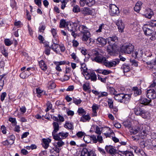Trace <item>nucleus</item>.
<instances>
[{
	"mask_svg": "<svg viewBox=\"0 0 156 156\" xmlns=\"http://www.w3.org/2000/svg\"><path fill=\"white\" fill-rule=\"evenodd\" d=\"M116 24L118 26L119 31L122 32L124 28V25L122 22L121 20H118L116 23Z\"/></svg>",
	"mask_w": 156,
	"mask_h": 156,
	"instance_id": "20",
	"label": "nucleus"
},
{
	"mask_svg": "<svg viewBox=\"0 0 156 156\" xmlns=\"http://www.w3.org/2000/svg\"><path fill=\"white\" fill-rule=\"evenodd\" d=\"M83 139L85 143H89L90 142V136L87 135L84 136Z\"/></svg>",
	"mask_w": 156,
	"mask_h": 156,
	"instance_id": "41",
	"label": "nucleus"
},
{
	"mask_svg": "<svg viewBox=\"0 0 156 156\" xmlns=\"http://www.w3.org/2000/svg\"><path fill=\"white\" fill-rule=\"evenodd\" d=\"M105 25L104 24H101L99 27V29L97 30L96 32L97 33H100L102 32V30L104 29Z\"/></svg>",
	"mask_w": 156,
	"mask_h": 156,
	"instance_id": "51",
	"label": "nucleus"
},
{
	"mask_svg": "<svg viewBox=\"0 0 156 156\" xmlns=\"http://www.w3.org/2000/svg\"><path fill=\"white\" fill-rule=\"evenodd\" d=\"M66 23L65 20L61 19L60 21L59 27L61 28L65 27Z\"/></svg>",
	"mask_w": 156,
	"mask_h": 156,
	"instance_id": "44",
	"label": "nucleus"
},
{
	"mask_svg": "<svg viewBox=\"0 0 156 156\" xmlns=\"http://www.w3.org/2000/svg\"><path fill=\"white\" fill-rule=\"evenodd\" d=\"M139 136H146L147 134L148 133L147 130L144 129H140Z\"/></svg>",
	"mask_w": 156,
	"mask_h": 156,
	"instance_id": "42",
	"label": "nucleus"
},
{
	"mask_svg": "<svg viewBox=\"0 0 156 156\" xmlns=\"http://www.w3.org/2000/svg\"><path fill=\"white\" fill-rule=\"evenodd\" d=\"M29 76V73H28V72L27 71H24L21 73L20 76L21 78L22 79H24L26 77H28Z\"/></svg>",
	"mask_w": 156,
	"mask_h": 156,
	"instance_id": "38",
	"label": "nucleus"
},
{
	"mask_svg": "<svg viewBox=\"0 0 156 156\" xmlns=\"http://www.w3.org/2000/svg\"><path fill=\"white\" fill-rule=\"evenodd\" d=\"M84 76L85 79L87 80L90 79L92 81H95L97 80V76L94 72L90 73L89 72Z\"/></svg>",
	"mask_w": 156,
	"mask_h": 156,
	"instance_id": "16",
	"label": "nucleus"
},
{
	"mask_svg": "<svg viewBox=\"0 0 156 156\" xmlns=\"http://www.w3.org/2000/svg\"><path fill=\"white\" fill-rule=\"evenodd\" d=\"M90 88L88 84H84L83 85V89L85 91H87L89 90Z\"/></svg>",
	"mask_w": 156,
	"mask_h": 156,
	"instance_id": "56",
	"label": "nucleus"
},
{
	"mask_svg": "<svg viewBox=\"0 0 156 156\" xmlns=\"http://www.w3.org/2000/svg\"><path fill=\"white\" fill-rule=\"evenodd\" d=\"M134 111L136 115H140L144 119H147L150 116V114L149 112L145 111L139 107H136L134 109Z\"/></svg>",
	"mask_w": 156,
	"mask_h": 156,
	"instance_id": "4",
	"label": "nucleus"
},
{
	"mask_svg": "<svg viewBox=\"0 0 156 156\" xmlns=\"http://www.w3.org/2000/svg\"><path fill=\"white\" fill-rule=\"evenodd\" d=\"M151 101V100L149 99H147L145 98H142L140 100V102L142 104L147 105H148Z\"/></svg>",
	"mask_w": 156,
	"mask_h": 156,
	"instance_id": "30",
	"label": "nucleus"
},
{
	"mask_svg": "<svg viewBox=\"0 0 156 156\" xmlns=\"http://www.w3.org/2000/svg\"><path fill=\"white\" fill-rule=\"evenodd\" d=\"M40 67L43 71H46L48 68L46 64L43 60H41L39 62Z\"/></svg>",
	"mask_w": 156,
	"mask_h": 156,
	"instance_id": "28",
	"label": "nucleus"
},
{
	"mask_svg": "<svg viewBox=\"0 0 156 156\" xmlns=\"http://www.w3.org/2000/svg\"><path fill=\"white\" fill-rule=\"evenodd\" d=\"M124 94H118L117 92L116 94L115 95L114 98L115 100L121 102V101H122L123 97H124Z\"/></svg>",
	"mask_w": 156,
	"mask_h": 156,
	"instance_id": "26",
	"label": "nucleus"
},
{
	"mask_svg": "<svg viewBox=\"0 0 156 156\" xmlns=\"http://www.w3.org/2000/svg\"><path fill=\"white\" fill-rule=\"evenodd\" d=\"M64 127L66 129H73V124L71 122H66L64 125Z\"/></svg>",
	"mask_w": 156,
	"mask_h": 156,
	"instance_id": "36",
	"label": "nucleus"
},
{
	"mask_svg": "<svg viewBox=\"0 0 156 156\" xmlns=\"http://www.w3.org/2000/svg\"><path fill=\"white\" fill-rule=\"evenodd\" d=\"M36 92L37 94V97H41V94L42 93L43 91L40 90L39 88H37L36 89Z\"/></svg>",
	"mask_w": 156,
	"mask_h": 156,
	"instance_id": "58",
	"label": "nucleus"
},
{
	"mask_svg": "<svg viewBox=\"0 0 156 156\" xmlns=\"http://www.w3.org/2000/svg\"><path fill=\"white\" fill-rule=\"evenodd\" d=\"M132 90L134 91L133 95L135 96L140 95L141 94V90L136 87H133Z\"/></svg>",
	"mask_w": 156,
	"mask_h": 156,
	"instance_id": "29",
	"label": "nucleus"
},
{
	"mask_svg": "<svg viewBox=\"0 0 156 156\" xmlns=\"http://www.w3.org/2000/svg\"><path fill=\"white\" fill-rule=\"evenodd\" d=\"M91 140H93V142L96 143L97 142V138L94 135H92L90 136Z\"/></svg>",
	"mask_w": 156,
	"mask_h": 156,
	"instance_id": "62",
	"label": "nucleus"
},
{
	"mask_svg": "<svg viewBox=\"0 0 156 156\" xmlns=\"http://www.w3.org/2000/svg\"><path fill=\"white\" fill-rule=\"evenodd\" d=\"M6 95L7 94L5 92H4L2 93L0 96V99L2 101H3L4 100Z\"/></svg>",
	"mask_w": 156,
	"mask_h": 156,
	"instance_id": "55",
	"label": "nucleus"
},
{
	"mask_svg": "<svg viewBox=\"0 0 156 156\" xmlns=\"http://www.w3.org/2000/svg\"><path fill=\"white\" fill-rule=\"evenodd\" d=\"M54 63L55 65H62L65 64L66 62L64 61L60 62H54Z\"/></svg>",
	"mask_w": 156,
	"mask_h": 156,
	"instance_id": "50",
	"label": "nucleus"
},
{
	"mask_svg": "<svg viewBox=\"0 0 156 156\" xmlns=\"http://www.w3.org/2000/svg\"><path fill=\"white\" fill-rule=\"evenodd\" d=\"M42 145L43 147L45 149H47L49 146V144L51 142V140L49 138L43 139Z\"/></svg>",
	"mask_w": 156,
	"mask_h": 156,
	"instance_id": "23",
	"label": "nucleus"
},
{
	"mask_svg": "<svg viewBox=\"0 0 156 156\" xmlns=\"http://www.w3.org/2000/svg\"><path fill=\"white\" fill-rule=\"evenodd\" d=\"M45 27L43 25H41L39 27V32H43L45 30Z\"/></svg>",
	"mask_w": 156,
	"mask_h": 156,
	"instance_id": "57",
	"label": "nucleus"
},
{
	"mask_svg": "<svg viewBox=\"0 0 156 156\" xmlns=\"http://www.w3.org/2000/svg\"><path fill=\"white\" fill-rule=\"evenodd\" d=\"M92 109L93 112V116H96L97 115L96 110L98 109V105H93L92 106Z\"/></svg>",
	"mask_w": 156,
	"mask_h": 156,
	"instance_id": "37",
	"label": "nucleus"
},
{
	"mask_svg": "<svg viewBox=\"0 0 156 156\" xmlns=\"http://www.w3.org/2000/svg\"><path fill=\"white\" fill-rule=\"evenodd\" d=\"M68 2V0H62V5L61 6V9H64L66 7V5L67 4V2Z\"/></svg>",
	"mask_w": 156,
	"mask_h": 156,
	"instance_id": "52",
	"label": "nucleus"
},
{
	"mask_svg": "<svg viewBox=\"0 0 156 156\" xmlns=\"http://www.w3.org/2000/svg\"><path fill=\"white\" fill-rule=\"evenodd\" d=\"M111 71L106 69H103L102 72V74L106 75L108 74L111 73Z\"/></svg>",
	"mask_w": 156,
	"mask_h": 156,
	"instance_id": "59",
	"label": "nucleus"
},
{
	"mask_svg": "<svg viewBox=\"0 0 156 156\" xmlns=\"http://www.w3.org/2000/svg\"><path fill=\"white\" fill-rule=\"evenodd\" d=\"M140 13L144 15L145 18L149 19H151L154 14L152 10L148 8L141 9Z\"/></svg>",
	"mask_w": 156,
	"mask_h": 156,
	"instance_id": "7",
	"label": "nucleus"
},
{
	"mask_svg": "<svg viewBox=\"0 0 156 156\" xmlns=\"http://www.w3.org/2000/svg\"><path fill=\"white\" fill-rule=\"evenodd\" d=\"M134 152L138 155H140L141 156H144L147 154L144 152L143 151L140 150L137 147H134Z\"/></svg>",
	"mask_w": 156,
	"mask_h": 156,
	"instance_id": "25",
	"label": "nucleus"
},
{
	"mask_svg": "<svg viewBox=\"0 0 156 156\" xmlns=\"http://www.w3.org/2000/svg\"><path fill=\"white\" fill-rule=\"evenodd\" d=\"M92 55L94 58H91V59L93 61L105 66L107 62V59L106 57L104 56L99 52L95 50L93 51Z\"/></svg>",
	"mask_w": 156,
	"mask_h": 156,
	"instance_id": "2",
	"label": "nucleus"
},
{
	"mask_svg": "<svg viewBox=\"0 0 156 156\" xmlns=\"http://www.w3.org/2000/svg\"><path fill=\"white\" fill-rule=\"evenodd\" d=\"M106 129L107 130V132L104 133L105 136L106 137H110L111 136V134L113 133V132L112 130L109 127H106Z\"/></svg>",
	"mask_w": 156,
	"mask_h": 156,
	"instance_id": "31",
	"label": "nucleus"
},
{
	"mask_svg": "<svg viewBox=\"0 0 156 156\" xmlns=\"http://www.w3.org/2000/svg\"><path fill=\"white\" fill-rule=\"evenodd\" d=\"M143 3L141 2H138L136 4L134 7V10L135 11L139 12L141 9V6L142 5Z\"/></svg>",
	"mask_w": 156,
	"mask_h": 156,
	"instance_id": "27",
	"label": "nucleus"
},
{
	"mask_svg": "<svg viewBox=\"0 0 156 156\" xmlns=\"http://www.w3.org/2000/svg\"><path fill=\"white\" fill-rule=\"evenodd\" d=\"M121 69L123 70L124 73L128 72L130 70V67L129 65L126 64H124L122 65Z\"/></svg>",
	"mask_w": 156,
	"mask_h": 156,
	"instance_id": "35",
	"label": "nucleus"
},
{
	"mask_svg": "<svg viewBox=\"0 0 156 156\" xmlns=\"http://www.w3.org/2000/svg\"><path fill=\"white\" fill-rule=\"evenodd\" d=\"M152 27L150 25L145 24L143 27V30L145 35L150 36L151 35L153 31L152 30Z\"/></svg>",
	"mask_w": 156,
	"mask_h": 156,
	"instance_id": "10",
	"label": "nucleus"
},
{
	"mask_svg": "<svg viewBox=\"0 0 156 156\" xmlns=\"http://www.w3.org/2000/svg\"><path fill=\"white\" fill-rule=\"evenodd\" d=\"M98 80L103 83H105L106 82V80L107 77H105L104 78H102L99 75H98Z\"/></svg>",
	"mask_w": 156,
	"mask_h": 156,
	"instance_id": "49",
	"label": "nucleus"
},
{
	"mask_svg": "<svg viewBox=\"0 0 156 156\" xmlns=\"http://www.w3.org/2000/svg\"><path fill=\"white\" fill-rule=\"evenodd\" d=\"M109 108H112L113 107V101L111 99L108 98L107 101Z\"/></svg>",
	"mask_w": 156,
	"mask_h": 156,
	"instance_id": "46",
	"label": "nucleus"
},
{
	"mask_svg": "<svg viewBox=\"0 0 156 156\" xmlns=\"http://www.w3.org/2000/svg\"><path fill=\"white\" fill-rule=\"evenodd\" d=\"M56 86L55 83L53 81H50L48 84V87L49 88L53 89L55 88Z\"/></svg>",
	"mask_w": 156,
	"mask_h": 156,
	"instance_id": "39",
	"label": "nucleus"
},
{
	"mask_svg": "<svg viewBox=\"0 0 156 156\" xmlns=\"http://www.w3.org/2000/svg\"><path fill=\"white\" fill-rule=\"evenodd\" d=\"M20 111L22 114H23L26 111V108L25 106H22L20 108Z\"/></svg>",
	"mask_w": 156,
	"mask_h": 156,
	"instance_id": "60",
	"label": "nucleus"
},
{
	"mask_svg": "<svg viewBox=\"0 0 156 156\" xmlns=\"http://www.w3.org/2000/svg\"><path fill=\"white\" fill-rule=\"evenodd\" d=\"M78 25L77 23H70L68 24L67 26V29L69 31L71 32L72 35L74 38L76 36V33H75L76 31V27H78Z\"/></svg>",
	"mask_w": 156,
	"mask_h": 156,
	"instance_id": "8",
	"label": "nucleus"
},
{
	"mask_svg": "<svg viewBox=\"0 0 156 156\" xmlns=\"http://www.w3.org/2000/svg\"><path fill=\"white\" fill-rule=\"evenodd\" d=\"M134 47L132 44L129 43L126 44L122 46L121 50L124 53L129 54L132 52L134 50Z\"/></svg>",
	"mask_w": 156,
	"mask_h": 156,
	"instance_id": "5",
	"label": "nucleus"
},
{
	"mask_svg": "<svg viewBox=\"0 0 156 156\" xmlns=\"http://www.w3.org/2000/svg\"><path fill=\"white\" fill-rule=\"evenodd\" d=\"M109 90L111 94L114 95L115 94H116L117 92L115 89L112 87H110L109 89Z\"/></svg>",
	"mask_w": 156,
	"mask_h": 156,
	"instance_id": "53",
	"label": "nucleus"
},
{
	"mask_svg": "<svg viewBox=\"0 0 156 156\" xmlns=\"http://www.w3.org/2000/svg\"><path fill=\"white\" fill-rule=\"evenodd\" d=\"M105 149L107 153L110 154L112 155H115L117 153L115 148L111 145L106 146L105 147Z\"/></svg>",
	"mask_w": 156,
	"mask_h": 156,
	"instance_id": "14",
	"label": "nucleus"
},
{
	"mask_svg": "<svg viewBox=\"0 0 156 156\" xmlns=\"http://www.w3.org/2000/svg\"><path fill=\"white\" fill-rule=\"evenodd\" d=\"M119 152L122 153V155L119 154L121 156H134L133 152L130 151H119Z\"/></svg>",
	"mask_w": 156,
	"mask_h": 156,
	"instance_id": "33",
	"label": "nucleus"
},
{
	"mask_svg": "<svg viewBox=\"0 0 156 156\" xmlns=\"http://www.w3.org/2000/svg\"><path fill=\"white\" fill-rule=\"evenodd\" d=\"M53 138L55 140L58 141L56 143V144L58 147H60L64 145L65 143L62 141V139L57 135H56L55 136L54 135L53 137Z\"/></svg>",
	"mask_w": 156,
	"mask_h": 156,
	"instance_id": "19",
	"label": "nucleus"
},
{
	"mask_svg": "<svg viewBox=\"0 0 156 156\" xmlns=\"http://www.w3.org/2000/svg\"><path fill=\"white\" fill-rule=\"evenodd\" d=\"M80 69L82 74H83L84 76L86 75V74H87V73L89 72L86 65L84 63L81 64Z\"/></svg>",
	"mask_w": 156,
	"mask_h": 156,
	"instance_id": "24",
	"label": "nucleus"
},
{
	"mask_svg": "<svg viewBox=\"0 0 156 156\" xmlns=\"http://www.w3.org/2000/svg\"><path fill=\"white\" fill-rule=\"evenodd\" d=\"M5 45L7 46H9L12 44V41H11L9 39H5L4 41Z\"/></svg>",
	"mask_w": 156,
	"mask_h": 156,
	"instance_id": "43",
	"label": "nucleus"
},
{
	"mask_svg": "<svg viewBox=\"0 0 156 156\" xmlns=\"http://www.w3.org/2000/svg\"><path fill=\"white\" fill-rule=\"evenodd\" d=\"M97 43L98 44L101 45L102 46H104L107 44L106 40L101 37H98L96 40Z\"/></svg>",
	"mask_w": 156,
	"mask_h": 156,
	"instance_id": "18",
	"label": "nucleus"
},
{
	"mask_svg": "<svg viewBox=\"0 0 156 156\" xmlns=\"http://www.w3.org/2000/svg\"><path fill=\"white\" fill-rule=\"evenodd\" d=\"M51 32L53 37L57 36V31L54 28L51 29Z\"/></svg>",
	"mask_w": 156,
	"mask_h": 156,
	"instance_id": "63",
	"label": "nucleus"
},
{
	"mask_svg": "<svg viewBox=\"0 0 156 156\" xmlns=\"http://www.w3.org/2000/svg\"><path fill=\"white\" fill-rule=\"evenodd\" d=\"M81 156H96V154L93 150L84 148L81 151Z\"/></svg>",
	"mask_w": 156,
	"mask_h": 156,
	"instance_id": "9",
	"label": "nucleus"
},
{
	"mask_svg": "<svg viewBox=\"0 0 156 156\" xmlns=\"http://www.w3.org/2000/svg\"><path fill=\"white\" fill-rule=\"evenodd\" d=\"M78 29L83 34L82 40L83 41L90 42L89 38L90 37V33L88 28L84 25H80L79 22H77Z\"/></svg>",
	"mask_w": 156,
	"mask_h": 156,
	"instance_id": "3",
	"label": "nucleus"
},
{
	"mask_svg": "<svg viewBox=\"0 0 156 156\" xmlns=\"http://www.w3.org/2000/svg\"><path fill=\"white\" fill-rule=\"evenodd\" d=\"M140 128L138 127H137L136 128H134V129H133L131 131V133H132L134 134H136L138 132H139V133H140Z\"/></svg>",
	"mask_w": 156,
	"mask_h": 156,
	"instance_id": "48",
	"label": "nucleus"
},
{
	"mask_svg": "<svg viewBox=\"0 0 156 156\" xmlns=\"http://www.w3.org/2000/svg\"><path fill=\"white\" fill-rule=\"evenodd\" d=\"M109 12L112 16H113L119 13L118 8L114 4H110L109 5Z\"/></svg>",
	"mask_w": 156,
	"mask_h": 156,
	"instance_id": "13",
	"label": "nucleus"
},
{
	"mask_svg": "<svg viewBox=\"0 0 156 156\" xmlns=\"http://www.w3.org/2000/svg\"><path fill=\"white\" fill-rule=\"evenodd\" d=\"M147 97L150 99H154L156 98V94L154 90L153 89L147 90Z\"/></svg>",
	"mask_w": 156,
	"mask_h": 156,
	"instance_id": "15",
	"label": "nucleus"
},
{
	"mask_svg": "<svg viewBox=\"0 0 156 156\" xmlns=\"http://www.w3.org/2000/svg\"><path fill=\"white\" fill-rule=\"evenodd\" d=\"M120 62L119 59H115L110 61H108L107 60L105 66L108 68H111L113 67H115L118 65Z\"/></svg>",
	"mask_w": 156,
	"mask_h": 156,
	"instance_id": "12",
	"label": "nucleus"
},
{
	"mask_svg": "<svg viewBox=\"0 0 156 156\" xmlns=\"http://www.w3.org/2000/svg\"><path fill=\"white\" fill-rule=\"evenodd\" d=\"M92 10L87 7H85L83 9L81 10L82 13L85 15H92L93 13Z\"/></svg>",
	"mask_w": 156,
	"mask_h": 156,
	"instance_id": "21",
	"label": "nucleus"
},
{
	"mask_svg": "<svg viewBox=\"0 0 156 156\" xmlns=\"http://www.w3.org/2000/svg\"><path fill=\"white\" fill-rule=\"evenodd\" d=\"M80 11V7L77 5H74L73 9V11L75 13H78Z\"/></svg>",
	"mask_w": 156,
	"mask_h": 156,
	"instance_id": "47",
	"label": "nucleus"
},
{
	"mask_svg": "<svg viewBox=\"0 0 156 156\" xmlns=\"http://www.w3.org/2000/svg\"><path fill=\"white\" fill-rule=\"evenodd\" d=\"M56 135L59 137L61 138L62 139L66 138L68 136L69 133L67 132L64 133L63 132H62L59 133L58 134H57Z\"/></svg>",
	"mask_w": 156,
	"mask_h": 156,
	"instance_id": "32",
	"label": "nucleus"
},
{
	"mask_svg": "<svg viewBox=\"0 0 156 156\" xmlns=\"http://www.w3.org/2000/svg\"><path fill=\"white\" fill-rule=\"evenodd\" d=\"M51 48L52 50L58 54L60 53V50L62 52H64L66 50L65 47L63 44H52Z\"/></svg>",
	"mask_w": 156,
	"mask_h": 156,
	"instance_id": "6",
	"label": "nucleus"
},
{
	"mask_svg": "<svg viewBox=\"0 0 156 156\" xmlns=\"http://www.w3.org/2000/svg\"><path fill=\"white\" fill-rule=\"evenodd\" d=\"M90 119V117L89 115H83L80 119L81 121L85 122L87 121H89Z\"/></svg>",
	"mask_w": 156,
	"mask_h": 156,
	"instance_id": "34",
	"label": "nucleus"
},
{
	"mask_svg": "<svg viewBox=\"0 0 156 156\" xmlns=\"http://www.w3.org/2000/svg\"><path fill=\"white\" fill-rule=\"evenodd\" d=\"M131 96L130 94H124V96L123 97L121 103H123L125 104L128 103L130 100Z\"/></svg>",
	"mask_w": 156,
	"mask_h": 156,
	"instance_id": "22",
	"label": "nucleus"
},
{
	"mask_svg": "<svg viewBox=\"0 0 156 156\" xmlns=\"http://www.w3.org/2000/svg\"><path fill=\"white\" fill-rule=\"evenodd\" d=\"M109 45L107 47V51L111 55H114L117 51L118 45L117 42L118 37L115 35L109 37L107 38Z\"/></svg>",
	"mask_w": 156,
	"mask_h": 156,
	"instance_id": "1",
	"label": "nucleus"
},
{
	"mask_svg": "<svg viewBox=\"0 0 156 156\" xmlns=\"http://www.w3.org/2000/svg\"><path fill=\"white\" fill-rule=\"evenodd\" d=\"M85 133L82 131H79L76 134V136L79 138H81L83 136H84Z\"/></svg>",
	"mask_w": 156,
	"mask_h": 156,
	"instance_id": "54",
	"label": "nucleus"
},
{
	"mask_svg": "<svg viewBox=\"0 0 156 156\" xmlns=\"http://www.w3.org/2000/svg\"><path fill=\"white\" fill-rule=\"evenodd\" d=\"M73 102L76 105H78L82 102V101L80 99H77L75 98H73Z\"/></svg>",
	"mask_w": 156,
	"mask_h": 156,
	"instance_id": "40",
	"label": "nucleus"
},
{
	"mask_svg": "<svg viewBox=\"0 0 156 156\" xmlns=\"http://www.w3.org/2000/svg\"><path fill=\"white\" fill-rule=\"evenodd\" d=\"M78 112L79 115L80 114L83 115L86 114V112L82 108H79L78 110L77 111Z\"/></svg>",
	"mask_w": 156,
	"mask_h": 156,
	"instance_id": "45",
	"label": "nucleus"
},
{
	"mask_svg": "<svg viewBox=\"0 0 156 156\" xmlns=\"http://www.w3.org/2000/svg\"><path fill=\"white\" fill-rule=\"evenodd\" d=\"M53 44H58V40L57 36L53 37V38L52 39Z\"/></svg>",
	"mask_w": 156,
	"mask_h": 156,
	"instance_id": "61",
	"label": "nucleus"
},
{
	"mask_svg": "<svg viewBox=\"0 0 156 156\" xmlns=\"http://www.w3.org/2000/svg\"><path fill=\"white\" fill-rule=\"evenodd\" d=\"M50 48H46L44 51V53L45 54L48 55L50 54Z\"/></svg>",
	"mask_w": 156,
	"mask_h": 156,
	"instance_id": "64",
	"label": "nucleus"
},
{
	"mask_svg": "<svg viewBox=\"0 0 156 156\" xmlns=\"http://www.w3.org/2000/svg\"><path fill=\"white\" fill-rule=\"evenodd\" d=\"M52 125L54 129L52 132V135L53 137L54 135H57L56 133L59 130V127L58 123L55 122H53Z\"/></svg>",
	"mask_w": 156,
	"mask_h": 156,
	"instance_id": "17",
	"label": "nucleus"
},
{
	"mask_svg": "<svg viewBox=\"0 0 156 156\" xmlns=\"http://www.w3.org/2000/svg\"><path fill=\"white\" fill-rule=\"evenodd\" d=\"M80 3L81 6L83 7L85 5L91 7L95 3V0H80Z\"/></svg>",
	"mask_w": 156,
	"mask_h": 156,
	"instance_id": "11",
	"label": "nucleus"
}]
</instances>
